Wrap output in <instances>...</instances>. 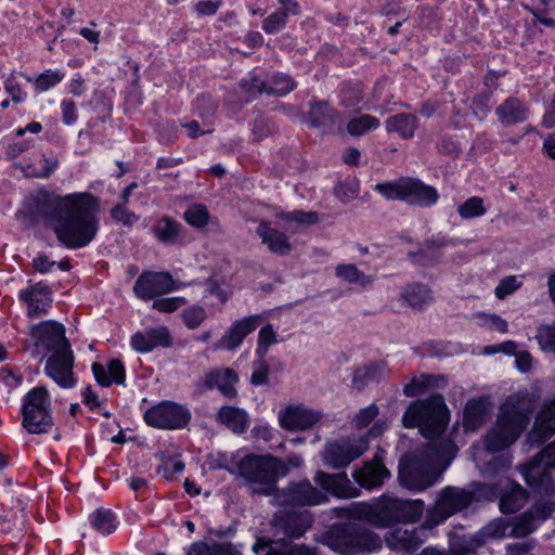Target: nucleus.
Listing matches in <instances>:
<instances>
[{
    "label": "nucleus",
    "mask_w": 555,
    "mask_h": 555,
    "mask_svg": "<svg viewBox=\"0 0 555 555\" xmlns=\"http://www.w3.org/2000/svg\"><path fill=\"white\" fill-rule=\"evenodd\" d=\"M314 522L308 509H279L270 520L271 530H256L250 546L254 555H318L317 547L297 544Z\"/></svg>",
    "instance_id": "f03ea898"
},
{
    "label": "nucleus",
    "mask_w": 555,
    "mask_h": 555,
    "mask_svg": "<svg viewBox=\"0 0 555 555\" xmlns=\"http://www.w3.org/2000/svg\"><path fill=\"white\" fill-rule=\"evenodd\" d=\"M238 383V374L230 367L211 370L205 375L204 386L207 389H218L227 399L237 397L235 385Z\"/></svg>",
    "instance_id": "473e14b6"
},
{
    "label": "nucleus",
    "mask_w": 555,
    "mask_h": 555,
    "mask_svg": "<svg viewBox=\"0 0 555 555\" xmlns=\"http://www.w3.org/2000/svg\"><path fill=\"white\" fill-rule=\"evenodd\" d=\"M436 149L439 154L450 157H459L462 153V145L455 135L446 133L442 134L437 143Z\"/></svg>",
    "instance_id": "0e129e2a"
},
{
    "label": "nucleus",
    "mask_w": 555,
    "mask_h": 555,
    "mask_svg": "<svg viewBox=\"0 0 555 555\" xmlns=\"http://www.w3.org/2000/svg\"><path fill=\"white\" fill-rule=\"evenodd\" d=\"M18 75L33 85L34 95L37 96L60 85L65 77V72L62 69L47 68L37 76H30L24 72H20Z\"/></svg>",
    "instance_id": "a19ab883"
},
{
    "label": "nucleus",
    "mask_w": 555,
    "mask_h": 555,
    "mask_svg": "<svg viewBox=\"0 0 555 555\" xmlns=\"http://www.w3.org/2000/svg\"><path fill=\"white\" fill-rule=\"evenodd\" d=\"M280 504L289 507L317 506L328 502V496L314 487L310 480L289 481L275 492Z\"/></svg>",
    "instance_id": "4468645a"
},
{
    "label": "nucleus",
    "mask_w": 555,
    "mask_h": 555,
    "mask_svg": "<svg viewBox=\"0 0 555 555\" xmlns=\"http://www.w3.org/2000/svg\"><path fill=\"white\" fill-rule=\"evenodd\" d=\"M298 82L288 74L283 72H274L267 83L268 95L286 96L293 92Z\"/></svg>",
    "instance_id": "a18cd8bd"
},
{
    "label": "nucleus",
    "mask_w": 555,
    "mask_h": 555,
    "mask_svg": "<svg viewBox=\"0 0 555 555\" xmlns=\"http://www.w3.org/2000/svg\"><path fill=\"white\" fill-rule=\"evenodd\" d=\"M183 218L191 227L202 229L208 224L210 215L205 205L195 204L184 211Z\"/></svg>",
    "instance_id": "052dcab7"
},
{
    "label": "nucleus",
    "mask_w": 555,
    "mask_h": 555,
    "mask_svg": "<svg viewBox=\"0 0 555 555\" xmlns=\"http://www.w3.org/2000/svg\"><path fill=\"white\" fill-rule=\"evenodd\" d=\"M91 372L95 382L101 387L108 388L113 384L126 386V365L119 358L109 359L106 367L100 362H93L91 364Z\"/></svg>",
    "instance_id": "c756f323"
},
{
    "label": "nucleus",
    "mask_w": 555,
    "mask_h": 555,
    "mask_svg": "<svg viewBox=\"0 0 555 555\" xmlns=\"http://www.w3.org/2000/svg\"><path fill=\"white\" fill-rule=\"evenodd\" d=\"M255 232L271 254L282 257L291 254L293 245L288 235L285 232L273 228L270 221L263 219L260 220Z\"/></svg>",
    "instance_id": "cd10ccee"
},
{
    "label": "nucleus",
    "mask_w": 555,
    "mask_h": 555,
    "mask_svg": "<svg viewBox=\"0 0 555 555\" xmlns=\"http://www.w3.org/2000/svg\"><path fill=\"white\" fill-rule=\"evenodd\" d=\"M401 298L413 309L422 310L433 301L431 289L421 282L408 284L401 292Z\"/></svg>",
    "instance_id": "37998d69"
},
{
    "label": "nucleus",
    "mask_w": 555,
    "mask_h": 555,
    "mask_svg": "<svg viewBox=\"0 0 555 555\" xmlns=\"http://www.w3.org/2000/svg\"><path fill=\"white\" fill-rule=\"evenodd\" d=\"M87 524L99 535L109 537L117 531L120 521L112 508L101 506L88 515Z\"/></svg>",
    "instance_id": "e433bc0d"
},
{
    "label": "nucleus",
    "mask_w": 555,
    "mask_h": 555,
    "mask_svg": "<svg viewBox=\"0 0 555 555\" xmlns=\"http://www.w3.org/2000/svg\"><path fill=\"white\" fill-rule=\"evenodd\" d=\"M385 542L390 550L408 554L417 551L422 544V540L415 529L403 530L400 528L388 532L385 537Z\"/></svg>",
    "instance_id": "58836bf2"
},
{
    "label": "nucleus",
    "mask_w": 555,
    "mask_h": 555,
    "mask_svg": "<svg viewBox=\"0 0 555 555\" xmlns=\"http://www.w3.org/2000/svg\"><path fill=\"white\" fill-rule=\"evenodd\" d=\"M219 109V100L209 92L198 93L191 102L192 114L197 116L204 126H211Z\"/></svg>",
    "instance_id": "ea45409f"
},
{
    "label": "nucleus",
    "mask_w": 555,
    "mask_h": 555,
    "mask_svg": "<svg viewBox=\"0 0 555 555\" xmlns=\"http://www.w3.org/2000/svg\"><path fill=\"white\" fill-rule=\"evenodd\" d=\"M450 410L443 395L435 392L425 399L412 401L402 415V425L408 429L417 428L428 439H437L447 429Z\"/></svg>",
    "instance_id": "39448f33"
},
{
    "label": "nucleus",
    "mask_w": 555,
    "mask_h": 555,
    "mask_svg": "<svg viewBox=\"0 0 555 555\" xmlns=\"http://www.w3.org/2000/svg\"><path fill=\"white\" fill-rule=\"evenodd\" d=\"M322 543L340 555L374 553L383 541L374 531L356 522L334 524L322 537Z\"/></svg>",
    "instance_id": "423d86ee"
},
{
    "label": "nucleus",
    "mask_w": 555,
    "mask_h": 555,
    "mask_svg": "<svg viewBox=\"0 0 555 555\" xmlns=\"http://www.w3.org/2000/svg\"><path fill=\"white\" fill-rule=\"evenodd\" d=\"M40 166L28 164L23 168L24 175L28 178H49L59 167L56 158H49L43 156Z\"/></svg>",
    "instance_id": "6e6d98bb"
},
{
    "label": "nucleus",
    "mask_w": 555,
    "mask_h": 555,
    "mask_svg": "<svg viewBox=\"0 0 555 555\" xmlns=\"http://www.w3.org/2000/svg\"><path fill=\"white\" fill-rule=\"evenodd\" d=\"M493 92L489 89L476 93L472 99L470 111L475 118L483 121L491 112Z\"/></svg>",
    "instance_id": "3c124183"
},
{
    "label": "nucleus",
    "mask_w": 555,
    "mask_h": 555,
    "mask_svg": "<svg viewBox=\"0 0 555 555\" xmlns=\"http://www.w3.org/2000/svg\"><path fill=\"white\" fill-rule=\"evenodd\" d=\"M207 318V312L204 307L193 305L185 308L181 312V319L184 326L189 330L197 328Z\"/></svg>",
    "instance_id": "680f3d73"
},
{
    "label": "nucleus",
    "mask_w": 555,
    "mask_h": 555,
    "mask_svg": "<svg viewBox=\"0 0 555 555\" xmlns=\"http://www.w3.org/2000/svg\"><path fill=\"white\" fill-rule=\"evenodd\" d=\"M82 403L91 411L109 418L112 413L103 409L104 401H101L98 393L94 392L91 385H88L82 391Z\"/></svg>",
    "instance_id": "338daca9"
},
{
    "label": "nucleus",
    "mask_w": 555,
    "mask_h": 555,
    "mask_svg": "<svg viewBox=\"0 0 555 555\" xmlns=\"http://www.w3.org/2000/svg\"><path fill=\"white\" fill-rule=\"evenodd\" d=\"M367 449L365 438L334 440L328 442L324 450V463L331 468L347 467L352 461L359 459Z\"/></svg>",
    "instance_id": "dca6fc26"
},
{
    "label": "nucleus",
    "mask_w": 555,
    "mask_h": 555,
    "mask_svg": "<svg viewBox=\"0 0 555 555\" xmlns=\"http://www.w3.org/2000/svg\"><path fill=\"white\" fill-rule=\"evenodd\" d=\"M147 427L158 430H182L189 427L192 412L186 404L173 400H160L143 412Z\"/></svg>",
    "instance_id": "f8f14e48"
},
{
    "label": "nucleus",
    "mask_w": 555,
    "mask_h": 555,
    "mask_svg": "<svg viewBox=\"0 0 555 555\" xmlns=\"http://www.w3.org/2000/svg\"><path fill=\"white\" fill-rule=\"evenodd\" d=\"M424 508L425 504L420 499H403L384 493L375 502L361 505L358 513L375 527L390 528L397 524L417 522Z\"/></svg>",
    "instance_id": "20e7f679"
},
{
    "label": "nucleus",
    "mask_w": 555,
    "mask_h": 555,
    "mask_svg": "<svg viewBox=\"0 0 555 555\" xmlns=\"http://www.w3.org/2000/svg\"><path fill=\"white\" fill-rule=\"evenodd\" d=\"M385 451L378 448L370 461H365L360 468L352 473L357 485L369 491L380 489L385 481L390 478V470L384 463Z\"/></svg>",
    "instance_id": "a211bd4d"
},
{
    "label": "nucleus",
    "mask_w": 555,
    "mask_h": 555,
    "mask_svg": "<svg viewBox=\"0 0 555 555\" xmlns=\"http://www.w3.org/2000/svg\"><path fill=\"white\" fill-rule=\"evenodd\" d=\"M363 101V90L359 85L347 82L344 83L339 91V105L347 109H356L360 112L358 107Z\"/></svg>",
    "instance_id": "09e8293b"
},
{
    "label": "nucleus",
    "mask_w": 555,
    "mask_h": 555,
    "mask_svg": "<svg viewBox=\"0 0 555 555\" xmlns=\"http://www.w3.org/2000/svg\"><path fill=\"white\" fill-rule=\"evenodd\" d=\"M129 344L133 351L146 354L155 349H169L175 340L166 325H158L137 331L130 336Z\"/></svg>",
    "instance_id": "6ab92c4d"
},
{
    "label": "nucleus",
    "mask_w": 555,
    "mask_h": 555,
    "mask_svg": "<svg viewBox=\"0 0 555 555\" xmlns=\"http://www.w3.org/2000/svg\"><path fill=\"white\" fill-rule=\"evenodd\" d=\"M495 115L504 127H509L527 121L530 108L524 100L511 95L495 108Z\"/></svg>",
    "instance_id": "2f4dec72"
},
{
    "label": "nucleus",
    "mask_w": 555,
    "mask_h": 555,
    "mask_svg": "<svg viewBox=\"0 0 555 555\" xmlns=\"http://www.w3.org/2000/svg\"><path fill=\"white\" fill-rule=\"evenodd\" d=\"M341 117L343 113L325 100L311 102L307 115L309 126L315 129L332 128Z\"/></svg>",
    "instance_id": "72a5a7b5"
},
{
    "label": "nucleus",
    "mask_w": 555,
    "mask_h": 555,
    "mask_svg": "<svg viewBox=\"0 0 555 555\" xmlns=\"http://www.w3.org/2000/svg\"><path fill=\"white\" fill-rule=\"evenodd\" d=\"M238 87L245 96V102L250 103L261 94L268 95L267 82L255 70L248 72L240 81Z\"/></svg>",
    "instance_id": "c03bdc74"
},
{
    "label": "nucleus",
    "mask_w": 555,
    "mask_h": 555,
    "mask_svg": "<svg viewBox=\"0 0 555 555\" xmlns=\"http://www.w3.org/2000/svg\"><path fill=\"white\" fill-rule=\"evenodd\" d=\"M496 488L487 482L472 481L465 488L446 486L436 500V511L447 519L475 503H482L494 498Z\"/></svg>",
    "instance_id": "6e6552de"
},
{
    "label": "nucleus",
    "mask_w": 555,
    "mask_h": 555,
    "mask_svg": "<svg viewBox=\"0 0 555 555\" xmlns=\"http://www.w3.org/2000/svg\"><path fill=\"white\" fill-rule=\"evenodd\" d=\"M448 243L449 242L444 236H433L424 241L423 248L408 251L406 258L411 261V263L414 267H437L442 261V248L446 247Z\"/></svg>",
    "instance_id": "b1692460"
},
{
    "label": "nucleus",
    "mask_w": 555,
    "mask_h": 555,
    "mask_svg": "<svg viewBox=\"0 0 555 555\" xmlns=\"http://www.w3.org/2000/svg\"><path fill=\"white\" fill-rule=\"evenodd\" d=\"M380 121L377 117L363 114L358 117L350 118L346 125V130L351 137H362L370 131L378 129Z\"/></svg>",
    "instance_id": "de8ad7c7"
},
{
    "label": "nucleus",
    "mask_w": 555,
    "mask_h": 555,
    "mask_svg": "<svg viewBox=\"0 0 555 555\" xmlns=\"http://www.w3.org/2000/svg\"><path fill=\"white\" fill-rule=\"evenodd\" d=\"M533 408L525 395L512 393L500 405L494 426L485 437L489 452H501L514 444L527 429Z\"/></svg>",
    "instance_id": "7ed1b4c3"
},
{
    "label": "nucleus",
    "mask_w": 555,
    "mask_h": 555,
    "mask_svg": "<svg viewBox=\"0 0 555 555\" xmlns=\"http://www.w3.org/2000/svg\"><path fill=\"white\" fill-rule=\"evenodd\" d=\"M485 202L479 196H470L457 206V214L462 219H473L486 215Z\"/></svg>",
    "instance_id": "4d7b16f0"
},
{
    "label": "nucleus",
    "mask_w": 555,
    "mask_h": 555,
    "mask_svg": "<svg viewBox=\"0 0 555 555\" xmlns=\"http://www.w3.org/2000/svg\"><path fill=\"white\" fill-rule=\"evenodd\" d=\"M22 427L30 435H43L51 431L54 420L51 409V396L44 386H35L22 398L20 409Z\"/></svg>",
    "instance_id": "1a4fd4ad"
},
{
    "label": "nucleus",
    "mask_w": 555,
    "mask_h": 555,
    "mask_svg": "<svg viewBox=\"0 0 555 555\" xmlns=\"http://www.w3.org/2000/svg\"><path fill=\"white\" fill-rule=\"evenodd\" d=\"M535 339L543 352L555 356V321L539 325Z\"/></svg>",
    "instance_id": "5fc2aeb1"
},
{
    "label": "nucleus",
    "mask_w": 555,
    "mask_h": 555,
    "mask_svg": "<svg viewBox=\"0 0 555 555\" xmlns=\"http://www.w3.org/2000/svg\"><path fill=\"white\" fill-rule=\"evenodd\" d=\"M280 5L267 17L263 18L261 28L268 35H275L282 31L291 16H298L301 7L297 0H276Z\"/></svg>",
    "instance_id": "c85d7f7f"
},
{
    "label": "nucleus",
    "mask_w": 555,
    "mask_h": 555,
    "mask_svg": "<svg viewBox=\"0 0 555 555\" xmlns=\"http://www.w3.org/2000/svg\"><path fill=\"white\" fill-rule=\"evenodd\" d=\"M182 230V224L169 216H164L156 220L152 228L155 238L167 246L179 243Z\"/></svg>",
    "instance_id": "79ce46f5"
},
{
    "label": "nucleus",
    "mask_w": 555,
    "mask_h": 555,
    "mask_svg": "<svg viewBox=\"0 0 555 555\" xmlns=\"http://www.w3.org/2000/svg\"><path fill=\"white\" fill-rule=\"evenodd\" d=\"M236 468L247 483L261 485L257 492L267 496L274 494L278 481L287 476L282 459L270 453H248L238 461Z\"/></svg>",
    "instance_id": "0eeeda50"
},
{
    "label": "nucleus",
    "mask_w": 555,
    "mask_h": 555,
    "mask_svg": "<svg viewBox=\"0 0 555 555\" xmlns=\"http://www.w3.org/2000/svg\"><path fill=\"white\" fill-rule=\"evenodd\" d=\"M29 335L37 348L54 351L59 348L69 346L70 341L66 337L65 325L55 320H44L33 325Z\"/></svg>",
    "instance_id": "aec40b11"
},
{
    "label": "nucleus",
    "mask_w": 555,
    "mask_h": 555,
    "mask_svg": "<svg viewBox=\"0 0 555 555\" xmlns=\"http://www.w3.org/2000/svg\"><path fill=\"white\" fill-rule=\"evenodd\" d=\"M75 354L72 345L51 352L44 365V374L63 389H73L78 379L74 373Z\"/></svg>",
    "instance_id": "2eb2a0df"
},
{
    "label": "nucleus",
    "mask_w": 555,
    "mask_h": 555,
    "mask_svg": "<svg viewBox=\"0 0 555 555\" xmlns=\"http://www.w3.org/2000/svg\"><path fill=\"white\" fill-rule=\"evenodd\" d=\"M278 343V334L272 324L268 323L259 330L255 354L262 359L267 356L269 348Z\"/></svg>",
    "instance_id": "13d9d810"
},
{
    "label": "nucleus",
    "mask_w": 555,
    "mask_h": 555,
    "mask_svg": "<svg viewBox=\"0 0 555 555\" xmlns=\"http://www.w3.org/2000/svg\"><path fill=\"white\" fill-rule=\"evenodd\" d=\"M509 524L501 518H494L485 525L477 533L476 540L483 543L488 539H501L506 535Z\"/></svg>",
    "instance_id": "8fccbe9b"
},
{
    "label": "nucleus",
    "mask_w": 555,
    "mask_h": 555,
    "mask_svg": "<svg viewBox=\"0 0 555 555\" xmlns=\"http://www.w3.org/2000/svg\"><path fill=\"white\" fill-rule=\"evenodd\" d=\"M533 513L526 511L520 516L515 518L509 535L515 538L528 535L533 530Z\"/></svg>",
    "instance_id": "774afa93"
},
{
    "label": "nucleus",
    "mask_w": 555,
    "mask_h": 555,
    "mask_svg": "<svg viewBox=\"0 0 555 555\" xmlns=\"http://www.w3.org/2000/svg\"><path fill=\"white\" fill-rule=\"evenodd\" d=\"M526 483L533 493L551 498L555 494V482L552 470L529 461L522 469Z\"/></svg>",
    "instance_id": "bb28decb"
},
{
    "label": "nucleus",
    "mask_w": 555,
    "mask_h": 555,
    "mask_svg": "<svg viewBox=\"0 0 555 555\" xmlns=\"http://www.w3.org/2000/svg\"><path fill=\"white\" fill-rule=\"evenodd\" d=\"M216 422L237 435L246 433L250 425L247 411L235 405H222L216 414Z\"/></svg>",
    "instance_id": "c9c22d12"
},
{
    "label": "nucleus",
    "mask_w": 555,
    "mask_h": 555,
    "mask_svg": "<svg viewBox=\"0 0 555 555\" xmlns=\"http://www.w3.org/2000/svg\"><path fill=\"white\" fill-rule=\"evenodd\" d=\"M278 220L296 222L302 225H313L320 222V215L317 211H305L295 209L293 211H280L275 215Z\"/></svg>",
    "instance_id": "603ef678"
},
{
    "label": "nucleus",
    "mask_w": 555,
    "mask_h": 555,
    "mask_svg": "<svg viewBox=\"0 0 555 555\" xmlns=\"http://www.w3.org/2000/svg\"><path fill=\"white\" fill-rule=\"evenodd\" d=\"M175 289L173 278L167 271H143L133 285V293L144 301L152 300Z\"/></svg>",
    "instance_id": "f3484780"
},
{
    "label": "nucleus",
    "mask_w": 555,
    "mask_h": 555,
    "mask_svg": "<svg viewBox=\"0 0 555 555\" xmlns=\"http://www.w3.org/2000/svg\"><path fill=\"white\" fill-rule=\"evenodd\" d=\"M322 414L302 405H288L279 413L280 426L288 431L306 430L320 422Z\"/></svg>",
    "instance_id": "4be33fe9"
},
{
    "label": "nucleus",
    "mask_w": 555,
    "mask_h": 555,
    "mask_svg": "<svg viewBox=\"0 0 555 555\" xmlns=\"http://www.w3.org/2000/svg\"><path fill=\"white\" fill-rule=\"evenodd\" d=\"M496 488L495 496L489 502L499 500L500 512L504 515L519 512L528 500L527 490L515 480H508V488H503L500 483H488Z\"/></svg>",
    "instance_id": "5701e85b"
},
{
    "label": "nucleus",
    "mask_w": 555,
    "mask_h": 555,
    "mask_svg": "<svg viewBox=\"0 0 555 555\" xmlns=\"http://www.w3.org/2000/svg\"><path fill=\"white\" fill-rule=\"evenodd\" d=\"M418 128V119L411 113H397L385 120L387 133H397L402 140H411Z\"/></svg>",
    "instance_id": "4c0bfd02"
},
{
    "label": "nucleus",
    "mask_w": 555,
    "mask_h": 555,
    "mask_svg": "<svg viewBox=\"0 0 555 555\" xmlns=\"http://www.w3.org/2000/svg\"><path fill=\"white\" fill-rule=\"evenodd\" d=\"M439 379H443V376L422 374L420 378L413 377L410 383L403 386V393L410 398L418 397L427 390L438 387Z\"/></svg>",
    "instance_id": "49530a36"
},
{
    "label": "nucleus",
    "mask_w": 555,
    "mask_h": 555,
    "mask_svg": "<svg viewBox=\"0 0 555 555\" xmlns=\"http://www.w3.org/2000/svg\"><path fill=\"white\" fill-rule=\"evenodd\" d=\"M262 323L260 314H251L232 322L222 337L216 343V349L233 351L236 350L244 339L257 330Z\"/></svg>",
    "instance_id": "412c9836"
},
{
    "label": "nucleus",
    "mask_w": 555,
    "mask_h": 555,
    "mask_svg": "<svg viewBox=\"0 0 555 555\" xmlns=\"http://www.w3.org/2000/svg\"><path fill=\"white\" fill-rule=\"evenodd\" d=\"M555 434V397L546 401L538 412L533 426L527 435L530 444H543Z\"/></svg>",
    "instance_id": "393cba45"
},
{
    "label": "nucleus",
    "mask_w": 555,
    "mask_h": 555,
    "mask_svg": "<svg viewBox=\"0 0 555 555\" xmlns=\"http://www.w3.org/2000/svg\"><path fill=\"white\" fill-rule=\"evenodd\" d=\"M385 369L386 362L383 360H374L356 366L352 371L351 387L362 391L371 384H379Z\"/></svg>",
    "instance_id": "f704fd0d"
},
{
    "label": "nucleus",
    "mask_w": 555,
    "mask_h": 555,
    "mask_svg": "<svg viewBox=\"0 0 555 555\" xmlns=\"http://www.w3.org/2000/svg\"><path fill=\"white\" fill-rule=\"evenodd\" d=\"M16 72L13 70L9 76L3 79L4 92L11 98L12 103L23 104L28 98V93L24 90L21 82L16 79Z\"/></svg>",
    "instance_id": "bf43d9fd"
},
{
    "label": "nucleus",
    "mask_w": 555,
    "mask_h": 555,
    "mask_svg": "<svg viewBox=\"0 0 555 555\" xmlns=\"http://www.w3.org/2000/svg\"><path fill=\"white\" fill-rule=\"evenodd\" d=\"M17 300L25 306V314L29 319L48 315L53 307L54 288L47 280L27 281V286L17 292Z\"/></svg>",
    "instance_id": "ddd939ff"
},
{
    "label": "nucleus",
    "mask_w": 555,
    "mask_h": 555,
    "mask_svg": "<svg viewBox=\"0 0 555 555\" xmlns=\"http://www.w3.org/2000/svg\"><path fill=\"white\" fill-rule=\"evenodd\" d=\"M399 483L411 491H423L437 480L430 456L423 451L405 453L399 460Z\"/></svg>",
    "instance_id": "9b49d317"
},
{
    "label": "nucleus",
    "mask_w": 555,
    "mask_h": 555,
    "mask_svg": "<svg viewBox=\"0 0 555 555\" xmlns=\"http://www.w3.org/2000/svg\"><path fill=\"white\" fill-rule=\"evenodd\" d=\"M374 190L386 199L401 201L418 207H431L439 199L436 188L412 177H401L395 181L377 183Z\"/></svg>",
    "instance_id": "9d476101"
},
{
    "label": "nucleus",
    "mask_w": 555,
    "mask_h": 555,
    "mask_svg": "<svg viewBox=\"0 0 555 555\" xmlns=\"http://www.w3.org/2000/svg\"><path fill=\"white\" fill-rule=\"evenodd\" d=\"M100 198L91 192L56 194L44 188L30 193L15 212L27 227L47 223L68 250L89 246L100 231Z\"/></svg>",
    "instance_id": "f257e3e1"
},
{
    "label": "nucleus",
    "mask_w": 555,
    "mask_h": 555,
    "mask_svg": "<svg viewBox=\"0 0 555 555\" xmlns=\"http://www.w3.org/2000/svg\"><path fill=\"white\" fill-rule=\"evenodd\" d=\"M313 480L326 495L331 494L339 499H349L359 495V490L351 485L347 474L344 472L328 474L318 470Z\"/></svg>",
    "instance_id": "a878e982"
},
{
    "label": "nucleus",
    "mask_w": 555,
    "mask_h": 555,
    "mask_svg": "<svg viewBox=\"0 0 555 555\" xmlns=\"http://www.w3.org/2000/svg\"><path fill=\"white\" fill-rule=\"evenodd\" d=\"M111 218L124 227L131 228L140 219V216L128 209V205L115 204L109 210Z\"/></svg>",
    "instance_id": "69168bd1"
},
{
    "label": "nucleus",
    "mask_w": 555,
    "mask_h": 555,
    "mask_svg": "<svg viewBox=\"0 0 555 555\" xmlns=\"http://www.w3.org/2000/svg\"><path fill=\"white\" fill-rule=\"evenodd\" d=\"M336 275L348 283H358L365 285L370 282L369 278L354 264L340 263L336 267Z\"/></svg>",
    "instance_id": "e2e57ef3"
},
{
    "label": "nucleus",
    "mask_w": 555,
    "mask_h": 555,
    "mask_svg": "<svg viewBox=\"0 0 555 555\" xmlns=\"http://www.w3.org/2000/svg\"><path fill=\"white\" fill-rule=\"evenodd\" d=\"M185 468L180 454L162 455V464L157 467V473L162 474L167 480H173Z\"/></svg>",
    "instance_id": "864d4df0"
},
{
    "label": "nucleus",
    "mask_w": 555,
    "mask_h": 555,
    "mask_svg": "<svg viewBox=\"0 0 555 555\" xmlns=\"http://www.w3.org/2000/svg\"><path fill=\"white\" fill-rule=\"evenodd\" d=\"M491 402L488 396L475 397L464 405L462 424L465 431L478 430L487 421Z\"/></svg>",
    "instance_id": "7c9ffc66"
}]
</instances>
